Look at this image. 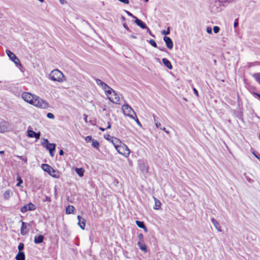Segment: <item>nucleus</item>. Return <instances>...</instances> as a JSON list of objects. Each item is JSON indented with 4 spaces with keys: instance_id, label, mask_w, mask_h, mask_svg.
<instances>
[{
    "instance_id": "nucleus-1",
    "label": "nucleus",
    "mask_w": 260,
    "mask_h": 260,
    "mask_svg": "<svg viewBox=\"0 0 260 260\" xmlns=\"http://www.w3.org/2000/svg\"><path fill=\"white\" fill-rule=\"evenodd\" d=\"M114 140V147L117 152L123 155L125 157H127L130 154V150L128 147L124 143H122L119 139Z\"/></svg>"
},
{
    "instance_id": "nucleus-2",
    "label": "nucleus",
    "mask_w": 260,
    "mask_h": 260,
    "mask_svg": "<svg viewBox=\"0 0 260 260\" xmlns=\"http://www.w3.org/2000/svg\"><path fill=\"white\" fill-rule=\"evenodd\" d=\"M49 79L53 81L62 83L66 80L63 74L57 69L52 71L49 75Z\"/></svg>"
},
{
    "instance_id": "nucleus-3",
    "label": "nucleus",
    "mask_w": 260,
    "mask_h": 260,
    "mask_svg": "<svg viewBox=\"0 0 260 260\" xmlns=\"http://www.w3.org/2000/svg\"><path fill=\"white\" fill-rule=\"evenodd\" d=\"M32 104L33 106L42 109H47L49 107V104L47 101L38 96H36Z\"/></svg>"
},
{
    "instance_id": "nucleus-4",
    "label": "nucleus",
    "mask_w": 260,
    "mask_h": 260,
    "mask_svg": "<svg viewBox=\"0 0 260 260\" xmlns=\"http://www.w3.org/2000/svg\"><path fill=\"white\" fill-rule=\"evenodd\" d=\"M42 145L49 151L50 156L53 157L54 155L56 145L54 143H49L47 139H44L43 140Z\"/></svg>"
},
{
    "instance_id": "nucleus-5",
    "label": "nucleus",
    "mask_w": 260,
    "mask_h": 260,
    "mask_svg": "<svg viewBox=\"0 0 260 260\" xmlns=\"http://www.w3.org/2000/svg\"><path fill=\"white\" fill-rule=\"evenodd\" d=\"M122 109L124 115L133 118H134L133 115L136 116L135 111L128 104L123 105Z\"/></svg>"
},
{
    "instance_id": "nucleus-6",
    "label": "nucleus",
    "mask_w": 260,
    "mask_h": 260,
    "mask_svg": "<svg viewBox=\"0 0 260 260\" xmlns=\"http://www.w3.org/2000/svg\"><path fill=\"white\" fill-rule=\"evenodd\" d=\"M37 95L32 94L29 92H24L22 94V98L27 103L32 105L35 98Z\"/></svg>"
},
{
    "instance_id": "nucleus-7",
    "label": "nucleus",
    "mask_w": 260,
    "mask_h": 260,
    "mask_svg": "<svg viewBox=\"0 0 260 260\" xmlns=\"http://www.w3.org/2000/svg\"><path fill=\"white\" fill-rule=\"evenodd\" d=\"M108 99L110 101L114 104H118L120 101V98L119 95L114 90L108 96Z\"/></svg>"
},
{
    "instance_id": "nucleus-8",
    "label": "nucleus",
    "mask_w": 260,
    "mask_h": 260,
    "mask_svg": "<svg viewBox=\"0 0 260 260\" xmlns=\"http://www.w3.org/2000/svg\"><path fill=\"white\" fill-rule=\"evenodd\" d=\"M36 208L35 205L31 203H29V204H26L21 207V212L22 213H25L27 211L34 210Z\"/></svg>"
},
{
    "instance_id": "nucleus-9",
    "label": "nucleus",
    "mask_w": 260,
    "mask_h": 260,
    "mask_svg": "<svg viewBox=\"0 0 260 260\" xmlns=\"http://www.w3.org/2000/svg\"><path fill=\"white\" fill-rule=\"evenodd\" d=\"M139 168L143 174H147L148 172V167L144 162L140 161L138 164Z\"/></svg>"
},
{
    "instance_id": "nucleus-10",
    "label": "nucleus",
    "mask_w": 260,
    "mask_h": 260,
    "mask_svg": "<svg viewBox=\"0 0 260 260\" xmlns=\"http://www.w3.org/2000/svg\"><path fill=\"white\" fill-rule=\"evenodd\" d=\"M164 40L166 43L167 47L169 49H172L173 47V43L172 39L168 37H164Z\"/></svg>"
},
{
    "instance_id": "nucleus-11",
    "label": "nucleus",
    "mask_w": 260,
    "mask_h": 260,
    "mask_svg": "<svg viewBox=\"0 0 260 260\" xmlns=\"http://www.w3.org/2000/svg\"><path fill=\"white\" fill-rule=\"evenodd\" d=\"M10 124L9 122L2 120L0 122V130H5L10 128Z\"/></svg>"
},
{
    "instance_id": "nucleus-12",
    "label": "nucleus",
    "mask_w": 260,
    "mask_h": 260,
    "mask_svg": "<svg viewBox=\"0 0 260 260\" xmlns=\"http://www.w3.org/2000/svg\"><path fill=\"white\" fill-rule=\"evenodd\" d=\"M77 219L78 220V224L81 229L84 230L85 226V219L79 215L77 216Z\"/></svg>"
},
{
    "instance_id": "nucleus-13",
    "label": "nucleus",
    "mask_w": 260,
    "mask_h": 260,
    "mask_svg": "<svg viewBox=\"0 0 260 260\" xmlns=\"http://www.w3.org/2000/svg\"><path fill=\"white\" fill-rule=\"evenodd\" d=\"M27 136L30 138L35 137L37 139H38L40 136V133L39 132L36 133L35 131H27Z\"/></svg>"
},
{
    "instance_id": "nucleus-14",
    "label": "nucleus",
    "mask_w": 260,
    "mask_h": 260,
    "mask_svg": "<svg viewBox=\"0 0 260 260\" xmlns=\"http://www.w3.org/2000/svg\"><path fill=\"white\" fill-rule=\"evenodd\" d=\"M135 22L137 24V25L143 29L147 28L146 25L142 21L137 18H136Z\"/></svg>"
},
{
    "instance_id": "nucleus-15",
    "label": "nucleus",
    "mask_w": 260,
    "mask_h": 260,
    "mask_svg": "<svg viewBox=\"0 0 260 260\" xmlns=\"http://www.w3.org/2000/svg\"><path fill=\"white\" fill-rule=\"evenodd\" d=\"M49 174L52 177L55 178H58L60 177L59 172L57 170H54L53 168L52 169Z\"/></svg>"
},
{
    "instance_id": "nucleus-16",
    "label": "nucleus",
    "mask_w": 260,
    "mask_h": 260,
    "mask_svg": "<svg viewBox=\"0 0 260 260\" xmlns=\"http://www.w3.org/2000/svg\"><path fill=\"white\" fill-rule=\"evenodd\" d=\"M211 221L213 225H214L215 229L218 231V232H221V226L219 223V222L216 221L215 219L212 218L211 219Z\"/></svg>"
},
{
    "instance_id": "nucleus-17",
    "label": "nucleus",
    "mask_w": 260,
    "mask_h": 260,
    "mask_svg": "<svg viewBox=\"0 0 260 260\" xmlns=\"http://www.w3.org/2000/svg\"><path fill=\"white\" fill-rule=\"evenodd\" d=\"M44 237L42 235L36 236L34 238V242L36 244H40L43 242Z\"/></svg>"
},
{
    "instance_id": "nucleus-18",
    "label": "nucleus",
    "mask_w": 260,
    "mask_h": 260,
    "mask_svg": "<svg viewBox=\"0 0 260 260\" xmlns=\"http://www.w3.org/2000/svg\"><path fill=\"white\" fill-rule=\"evenodd\" d=\"M162 61L165 66H166L169 69L171 70L173 68V67L171 64V62L167 58H162Z\"/></svg>"
},
{
    "instance_id": "nucleus-19",
    "label": "nucleus",
    "mask_w": 260,
    "mask_h": 260,
    "mask_svg": "<svg viewBox=\"0 0 260 260\" xmlns=\"http://www.w3.org/2000/svg\"><path fill=\"white\" fill-rule=\"evenodd\" d=\"M41 168L45 171V172H46L47 173H48V174L50 172L51 170H52V168L49 166V165L48 164H42L41 165Z\"/></svg>"
},
{
    "instance_id": "nucleus-20",
    "label": "nucleus",
    "mask_w": 260,
    "mask_h": 260,
    "mask_svg": "<svg viewBox=\"0 0 260 260\" xmlns=\"http://www.w3.org/2000/svg\"><path fill=\"white\" fill-rule=\"evenodd\" d=\"M26 224L23 222L22 221V226L21 228V234L22 235H25L27 234V231H26Z\"/></svg>"
},
{
    "instance_id": "nucleus-21",
    "label": "nucleus",
    "mask_w": 260,
    "mask_h": 260,
    "mask_svg": "<svg viewBox=\"0 0 260 260\" xmlns=\"http://www.w3.org/2000/svg\"><path fill=\"white\" fill-rule=\"evenodd\" d=\"M16 260H25V254L23 252L19 251L16 256Z\"/></svg>"
},
{
    "instance_id": "nucleus-22",
    "label": "nucleus",
    "mask_w": 260,
    "mask_h": 260,
    "mask_svg": "<svg viewBox=\"0 0 260 260\" xmlns=\"http://www.w3.org/2000/svg\"><path fill=\"white\" fill-rule=\"evenodd\" d=\"M75 208L73 206L68 205L66 208V213L70 214L74 213Z\"/></svg>"
},
{
    "instance_id": "nucleus-23",
    "label": "nucleus",
    "mask_w": 260,
    "mask_h": 260,
    "mask_svg": "<svg viewBox=\"0 0 260 260\" xmlns=\"http://www.w3.org/2000/svg\"><path fill=\"white\" fill-rule=\"evenodd\" d=\"M95 82H96V83L99 86H101L104 90V88L107 87L106 86L107 85V84L100 79H96L95 80Z\"/></svg>"
},
{
    "instance_id": "nucleus-24",
    "label": "nucleus",
    "mask_w": 260,
    "mask_h": 260,
    "mask_svg": "<svg viewBox=\"0 0 260 260\" xmlns=\"http://www.w3.org/2000/svg\"><path fill=\"white\" fill-rule=\"evenodd\" d=\"M104 138L106 139H107L108 141H109V142H111L113 144L114 146V144H115V142H115L114 139H118L117 138H116L114 137L111 136L109 135H105Z\"/></svg>"
},
{
    "instance_id": "nucleus-25",
    "label": "nucleus",
    "mask_w": 260,
    "mask_h": 260,
    "mask_svg": "<svg viewBox=\"0 0 260 260\" xmlns=\"http://www.w3.org/2000/svg\"><path fill=\"white\" fill-rule=\"evenodd\" d=\"M143 242L139 241L138 242V246L139 248L143 251H147V247L145 244L143 243Z\"/></svg>"
},
{
    "instance_id": "nucleus-26",
    "label": "nucleus",
    "mask_w": 260,
    "mask_h": 260,
    "mask_svg": "<svg viewBox=\"0 0 260 260\" xmlns=\"http://www.w3.org/2000/svg\"><path fill=\"white\" fill-rule=\"evenodd\" d=\"M106 86V87L104 88V91L106 93V95L108 96L111 93L113 92L114 90L112 88H111L110 86H109L108 85Z\"/></svg>"
},
{
    "instance_id": "nucleus-27",
    "label": "nucleus",
    "mask_w": 260,
    "mask_h": 260,
    "mask_svg": "<svg viewBox=\"0 0 260 260\" xmlns=\"http://www.w3.org/2000/svg\"><path fill=\"white\" fill-rule=\"evenodd\" d=\"M75 170L76 171V172L77 173V174L80 176V177H82L84 175V170L82 168H76L75 169Z\"/></svg>"
},
{
    "instance_id": "nucleus-28",
    "label": "nucleus",
    "mask_w": 260,
    "mask_h": 260,
    "mask_svg": "<svg viewBox=\"0 0 260 260\" xmlns=\"http://www.w3.org/2000/svg\"><path fill=\"white\" fill-rule=\"evenodd\" d=\"M154 199L155 201V207H154V209L156 210H158L160 208L161 203L156 198H154Z\"/></svg>"
},
{
    "instance_id": "nucleus-29",
    "label": "nucleus",
    "mask_w": 260,
    "mask_h": 260,
    "mask_svg": "<svg viewBox=\"0 0 260 260\" xmlns=\"http://www.w3.org/2000/svg\"><path fill=\"white\" fill-rule=\"evenodd\" d=\"M6 52L11 60L15 58L16 55L9 50H6Z\"/></svg>"
},
{
    "instance_id": "nucleus-30",
    "label": "nucleus",
    "mask_w": 260,
    "mask_h": 260,
    "mask_svg": "<svg viewBox=\"0 0 260 260\" xmlns=\"http://www.w3.org/2000/svg\"><path fill=\"white\" fill-rule=\"evenodd\" d=\"M91 142H92V144H91L92 146L94 148H95L96 149H98L99 148V147H100V143H99V142L97 140L93 139V140H92Z\"/></svg>"
},
{
    "instance_id": "nucleus-31",
    "label": "nucleus",
    "mask_w": 260,
    "mask_h": 260,
    "mask_svg": "<svg viewBox=\"0 0 260 260\" xmlns=\"http://www.w3.org/2000/svg\"><path fill=\"white\" fill-rule=\"evenodd\" d=\"M253 78L260 84V73H255L253 75Z\"/></svg>"
},
{
    "instance_id": "nucleus-32",
    "label": "nucleus",
    "mask_w": 260,
    "mask_h": 260,
    "mask_svg": "<svg viewBox=\"0 0 260 260\" xmlns=\"http://www.w3.org/2000/svg\"><path fill=\"white\" fill-rule=\"evenodd\" d=\"M136 223L137 225V226L140 228H144L145 225L143 221L137 220L136 221Z\"/></svg>"
},
{
    "instance_id": "nucleus-33",
    "label": "nucleus",
    "mask_w": 260,
    "mask_h": 260,
    "mask_svg": "<svg viewBox=\"0 0 260 260\" xmlns=\"http://www.w3.org/2000/svg\"><path fill=\"white\" fill-rule=\"evenodd\" d=\"M10 191L6 190L4 193V197L5 199H8L10 197Z\"/></svg>"
},
{
    "instance_id": "nucleus-34",
    "label": "nucleus",
    "mask_w": 260,
    "mask_h": 260,
    "mask_svg": "<svg viewBox=\"0 0 260 260\" xmlns=\"http://www.w3.org/2000/svg\"><path fill=\"white\" fill-rule=\"evenodd\" d=\"M155 125L157 128L166 130V128L165 127H162L161 124L158 122H155Z\"/></svg>"
},
{
    "instance_id": "nucleus-35",
    "label": "nucleus",
    "mask_w": 260,
    "mask_h": 260,
    "mask_svg": "<svg viewBox=\"0 0 260 260\" xmlns=\"http://www.w3.org/2000/svg\"><path fill=\"white\" fill-rule=\"evenodd\" d=\"M149 43L154 47L155 48H157V44L156 43H155V42L152 40V39H151L149 41Z\"/></svg>"
},
{
    "instance_id": "nucleus-36",
    "label": "nucleus",
    "mask_w": 260,
    "mask_h": 260,
    "mask_svg": "<svg viewBox=\"0 0 260 260\" xmlns=\"http://www.w3.org/2000/svg\"><path fill=\"white\" fill-rule=\"evenodd\" d=\"M15 64L21 66L19 59L16 56L15 59L12 60Z\"/></svg>"
},
{
    "instance_id": "nucleus-37",
    "label": "nucleus",
    "mask_w": 260,
    "mask_h": 260,
    "mask_svg": "<svg viewBox=\"0 0 260 260\" xmlns=\"http://www.w3.org/2000/svg\"><path fill=\"white\" fill-rule=\"evenodd\" d=\"M17 157H18L21 160L24 161L25 162H27V158H26V157L24 156H19V155H17Z\"/></svg>"
},
{
    "instance_id": "nucleus-38",
    "label": "nucleus",
    "mask_w": 260,
    "mask_h": 260,
    "mask_svg": "<svg viewBox=\"0 0 260 260\" xmlns=\"http://www.w3.org/2000/svg\"><path fill=\"white\" fill-rule=\"evenodd\" d=\"M93 139H92V137L91 136H87L85 138V141L87 142V143H89V142H92V140H93Z\"/></svg>"
},
{
    "instance_id": "nucleus-39",
    "label": "nucleus",
    "mask_w": 260,
    "mask_h": 260,
    "mask_svg": "<svg viewBox=\"0 0 260 260\" xmlns=\"http://www.w3.org/2000/svg\"><path fill=\"white\" fill-rule=\"evenodd\" d=\"M18 248L19 251H21L24 248V244L22 243H20L18 245Z\"/></svg>"
},
{
    "instance_id": "nucleus-40",
    "label": "nucleus",
    "mask_w": 260,
    "mask_h": 260,
    "mask_svg": "<svg viewBox=\"0 0 260 260\" xmlns=\"http://www.w3.org/2000/svg\"><path fill=\"white\" fill-rule=\"evenodd\" d=\"M170 31L169 27H168L167 30H162L161 32V34L164 35H167L170 34Z\"/></svg>"
},
{
    "instance_id": "nucleus-41",
    "label": "nucleus",
    "mask_w": 260,
    "mask_h": 260,
    "mask_svg": "<svg viewBox=\"0 0 260 260\" xmlns=\"http://www.w3.org/2000/svg\"><path fill=\"white\" fill-rule=\"evenodd\" d=\"M219 31V27L217 26H214L213 27V31L214 33L217 34Z\"/></svg>"
},
{
    "instance_id": "nucleus-42",
    "label": "nucleus",
    "mask_w": 260,
    "mask_h": 260,
    "mask_svg": "<svg viewBox=\"0 0 260 260\" xmlns=\"http://www.w3.org/2000/svg\"><path fill=\"white\" fill-rule=\"evenodd\" d=\"M17 180L18 181V182L17 183L16 186H20V184H21V183H22L23 181H22V180L21 179V178H20V177H19L17 178Z\"/></svg>"
},
{
    "instance_id": "nucleus-43",
    "label": "nucleus",
    "mask_w": 260,
    "mask_h": 260,
    "mask_svg": "<svg viewBox=\"0 0 260 260\" xmlns=\"http://www.w3.org/2000/svg\"><path fill=\"white\" fill-rule=\"evenodd\" d=\"M139 241L143 242V235L142 234H140L138 235Z\"/></svg>"
},
{
    "instance_id": "nucleus-44",
    "label": "nucleus",
    "mask_w": 260,
    "mask_h": 260,
    "mask_svg": "<svg viewBox=\"0 0 260 260\" xmlns=\"http://www.w3.org/2000/svg\"><path fill=\"white\" fill-rule=\"evenodd\" d=\"M47 117L50 119H53L54 118V115L51 113H48L47 114Z\"/></svg>"
},
{
    "instance_id": "nucleus-45",
    "label": "nucleus",
    "mask_w": 260,
    "mask_h": 260,
    "mask_svg": "<svg viewBox=\"0 0 260 260\" xmlns=\"http://www.w3.org/2000/svg\"><path fill=\"white\" fill-rule=\"evenodd\" d=\"M207 32L209 34H212V29L210 27H207Z\"/></svg>"
},
{
    "instance_id": "nucleus-46",
    "label": "nucleus",
    "mask_w": 260,
    "mask_h": 260,
    "mask_svg": "<svg viewBox=\"0 0 260 260\" xmlns=\"http://www.w3.org/2000/svg\"><path fill=\"white\" fill-rule=\"evenodd\" d=\"M126 14L129 16H131L133 18H134L136 19V18H137L136 17L134 16L131 13H130L129 12L127 11H125Z\"/></svg>"
},
{
    "instance_id": "nucleus-47",
    "label": "nucleus",
    "mask_w": 260,
    "mask_h": 260,
    "mask_svg": "<svg viewBox=\"0 0 260 260\" xmlns=\"http://www.w3.org/2000/svg\"><path fill=\"white\" fill-rule=\"evenodd\" d=\"M193 92L197 96H199V93H198V90L195 88H193Z\"/></svg>"
},
{
    "instance_id": "nucleus-48",
    "label": "nucleus",
    "mask_w": 260,
    "mask_h": 260,
    "mask_svg": "<svg viewBox=\"0 0 260 260\" xmlns=\"http://www.w3.org/2000/svg\"><path fill=\"white\" fill-rule=\"evenodd\" d=\"M238 22L237 20H236L235 21L234 23V27H237V26H238Z\"/></svg>"
},
{
    "instance_id": "nucleus-49",
    "label": "nucleus",
    "mask_w": 260,
    "mask_h": 260,
    "mask_svg": "<svg viewBox=\"0 0 260 260\" xmlns=\"http://www.w3.org/2000/svg\"><path fill=\"white\" fill-rule=\"evenodd\" d=\"M146 28L147 29V31L149 32V34L151 36H153L152 35V33H151V31L150 30V29H149L148 27H147V28Z\"/></svg>"
},
{
    "instance_id": "nucleus-50",
    "label": "nucleus",
    "mask_w": 260,
    "mask_h": 260,
    "mask_svg": "<svg viewBox=\"0 0 260 260\" xmlns=\"http://www.w3.org/2000/svg\"><path fill=\"white\" fill-rule=\"evenodd\" d=\"M63 153H64L62 149L60 150V151L59 152V155H62L63 154Z\"/></svg>"
},
{
    "instance_id": "nucleus-51",
    "label": "nucleus",
    "mask_w": 260,
    "mask_h": 260,
    "mask_svg": "<svg viewBox=\"0 0 260 260\" xmlns=\"http://www.w3.org/2000/svg\"><path fill=\"white\" fill-rule=\"evenodd\" d=\"M136 122L138 124H139V125H140L141 126V124L140 121H139V120H138V119L137 118L136 119Z\"/></svg>"
},
{
    "instance_id": "nucleus-52",
    "label": "nucleus",
    "mask_w": 260,
    "mask_h": 260,
    "mask_svg": "<svg viewBox=\"0 0 260 260\" xmlns=\"http://www.w3.org/2000/svg\"><path fill=\"white\" fill-rule=\"evenodd\" d=\"M59 2L61 4H63L66 3V1L65 0H59Z\"/></svg>"
},
{
    "instance_id": "nucleus-53",
    "label": "nucleus",
    "mask_w": 260,
    "mask_h": 260,
    "mask_svg": "<svg viewBox=\"0 0 260 260\" xmlns=\"http://www.w3.org/2000/svg\"><path fill=\"white\" fill-rule=\"evenodd\" d=\"M254 94L257 96L258 98H260V94L257 93H254Z\"/></svg>"
},
{
    "instance_id": "nucleus-54",
    "label": "nucleus",
    "mask_w": 260,
    "mask_h": 260,
    "mask_svg": "<svg viewBox=\"0 0 260 260\" xmlns=\"http://www.w3.org/2000/svg\"><path fill=\"white\" fill-rule=\"evenodd\" d=\"M142 229H143L145 231V232H147V228L144 225V228H142Z\"/></svg>"
},
{
    "instance_id": "nucleus-55",
    "label": "nucleus",
    "mask_w": 260,
    "mask_h": 260,
    "mask_svg": "<svg viewBox=\"0 0 260 260\" xmlns=\"http://www.w3.org/2000/svg\"><path fill=\"white\" fill-rule=\"evenodd\" d=\"M131 37L134 38V39H136L137 38L136 36L134 35H131Z\"/></svg>"
},
{
    "instance_id": "nucleus-56",
    "label": "nucleus",
    "mask_w": 260,
    "mask_h": 260,
    "mask_svg": "<svg viewBox=\"0 0 260 260\" xmlns=\"http://www.w3.org/2000/svg\"><path fill=\"white\" fill-rule=\"evenodd\" d=\"M123 26H124L125 28L128 29L127 26L125 24H124V25H123Z\"/></svg>"
},
{
    "instance_id": "nucleus-57",
    "label": "nucleus",
    "mask_w": 260,
    "mask_h": 260,
    "mask_svg": "<svg viewBox=\"0 0 260 260\" xmlns=\"http://www.w3.org/2000/svg\"><path fill=\"white\" fill-rule=\"evenodd\" d=\"M100 130L101 131H103V130H106V128H102V127H100Z\"/></svg>"
},
{
    "instance_id": "nucleus-58",
    "label": "nucleus",
    "mask_w": 260,
    "mask_h": 260,
    "mask_svg": "<svg viewBox=\"0 0 260 260\" xmlns=\"http://www.w3.org/2000/svg\"><path fill=\"white\" fill-rule=\"evenodd\" d=\"M0 153L3 154L4 153V151H1Z\"/></svg>"
},
{
    "instance_id": "nucleus-59",
    "label": "nucleus",
    "mask_w": 260,
    "mask_h": 260,
    "mask_svg": "<svg viewBox=\"0 0 260 260\" xmlns=\"http://www.w3.org/2000/svg\"><path fill=\"white\" fill-rule=\"evenodd\" d=\"M160 50L164 51L165 50V49L164 48L163 49L158 48Z\"/></svg>"
},
{
    "instance_id": "nucleus-60",
    "label": "nucleus",
    "mask_w": 260,
    "mask_h": 260,
    "mask_svg": "<svg viewBox=\"0 0 260 260\" xmlns=\"http://www.w3.org/2000/svg\"><path fill=\"white\" fill-rule=\"evenodd\" d=\"M111 127L110 125L109 124L108 126H107V127L106 128H110Z\"/></svg>"
},
{
    "instance_id": "nucleus-61",
    "label": "nucleus",
    "mask_w": 260,
    "mask_h": 260,
    "mask_svg": "<svg viewBox=\"0 0 260 260\" xmlns=\"http://www.w3.org/2000/svg\"><path fill=\"white\" fill-rule=\"evenodd\" d=\"M214 63L215 64H216V60H214Z\"/></svg>"
},
{
    "instance_id": "nucleus-62",
    "label": "nucleus",
    "mask_w": 260,
    "mask_h": 260,
    "mask_svg": "<svg viewBox=\"0 0 260 260\" xmlns=\"http://www.w3.org/2000/svg\"><path fill=\"white\" fill-rule=\"evenodd\" d=\"M166 132L167 134H169V131H166Z\"/></svg>"
},
{
    "instance_id": "nucleus-63",
    "label": "nucleus",
    "mask_w": 260,
    "mask_h": 260,
    "mask_svg": "<svg viewBox=\"0 0 260 260\" xmlns=\"http://www.w3.org/2000/svg\"><path fill=\"white\" fill-rule=\"evenodd\" d=\"M145 2H147L148 0H144Z\"/></svg>"
},
{
    "instance_id": "nucleus-64",
    "label": "nucleus",
    "mask_w": 260,
    "mask_h": 260,
    "mask_svg": "<svg viewBox=\"0 0 260 260\" xmlns=\"http://www.w3.org/2000/svg\"><path fill=\"white\" fill-rule=\"evenodd\" d=\"M255 157H256L258 158V157H257V155H255Z\"/></svg>"
}]
</instances>
